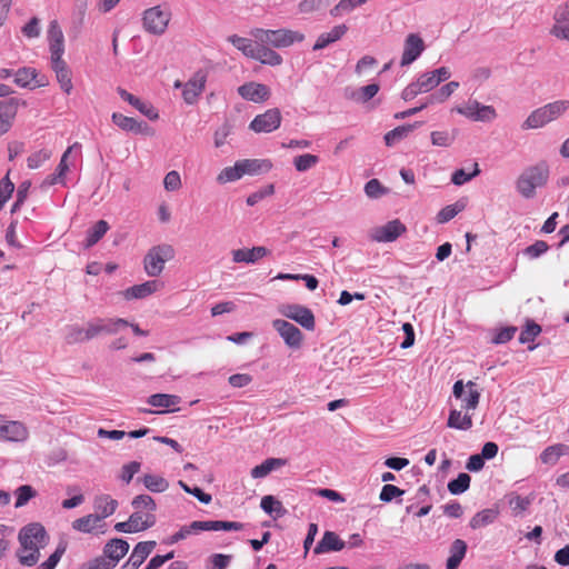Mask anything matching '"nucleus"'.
<instances>
[{"label":"nucleus","mask_w":569,"mask_h":569,"mask_svg":"<svg viewBox=\"0 0 569 569\" xmlns=\"http://www.w3.org/2000/svg\"><path fill=\"white\" fill-rule=\"evenodd\" d=\"M51 68L56 73V78L61 90L66 94H70L73 89V84L71 70L68 67L67 62L63 59L51 60Z\"/></svg>","instance_id":"obj_24"},{"label":"nucleus","mask_w":569,"mask_h":569,"mask_svg":"<svg viewBox=\"0 0 569 569\" xmlns=\"http://www.w3.org/2000/svg\"><path fill=\"white\" fill-rule=\"evenodd\" d=\"M128 551L129 543L126 540L113 538L106 543L101 557L104 558V563L109 569H113Z\"/></svg>","instance_id":"obj_13"},{"label":"nucleus","mask_w":569,"mask_h":569,"mask_svg":"<svg viewBox=\"0 0 569 569\" xmlns=\"http://www.w3.org/2000/svg\"><path fill=\"white\" fill-rule=\"evenodd\" d=\"M345 541L341 540L336 532L326 531L321 540L317 543L315 553L319 555L329 551H340L345 548Z\"/></svg>","instance_id":"obj_32"},{"label":"nucleus","mask_w":569,"mask_h":569,"mask_svg":"<svg viewBox=\"0 0 569 569\" xmlns=\"http://www.w3.org/2000/svg\"><path fill=\"white\" fill-rule=\"evenodd\" d=\"M173 257L174 249L170 244L152 247L143 260L144 271L150 277H158L163 271L166 262Z\"/></svg>","instance_id":"obj_6"},{"label":"nucleus","mask_w":569,"mask_h":569,"mask_svg":"<svg viewBox=\"0 0 569 569\" xmlns=\"http://www.w3.org/2000/svg\"><path fill=\"white\" fill-rule=\"evenodd\" d=\"M498 515H499V512L497 509H492V508L483 509V510L477 512L470 519L469 526L472 529L483 528V527L492 523L497 519Z\"/></svg>","instance_id":"obj_38"},{"label":"nucleus","mask_w":569,"mask_h":569,"mask_svg":"<svg viewBox=\"0 0 569 569\" xmlns=\"http://www.w3.org/2000/svg\"><path fill=\"white\" fill-rule=\"evenodd\" d=\"M243 527L242 523L236 521H222V520H208V521H192L190 523V529L192 532L199 531H219V530H241Z\"/></svg>","instance_id":"obj_21"},{"label":"nucleus","mask_w":569,"mask_h":569,"mask_svg":"<svg viewBox=\"0 0 569 569\" xmlns=\"http://www.w3.org/2000/svg\"><path fill=\"white\" fill-rule=\"evenodd\" d=\"M473 170L471 172H467L465 169H458L452 173L451 181L456 186H462L463 183L471 180L473 177L480 173V169L477 162L472 164Z\"/></svg>","instance_id":"obj_55"},{"label":"nucleus","mask_w":569,"mask_h":569,"mask_svg":"<svg viewBox=\"0 0 569 569\" xmlns=\"http://www.w3.org/2000/svg\"><path fill=\"white\" fill-rule=\"evenodd\" d=\"M243 176H242V172H241V168H240L239 161H237L234 163V166L226 167L224 169H222L220 171V173L217 176V181L219 183L223 184V183H227V182H232V181L239 180Z\"/></svg>","instance_id":"obj_46"},{"label":"nucleus","mask_w":569,"mask_h":569,"mask_svg":"<svg viewBox=\"0 0 569 569\" xmlns=\"http://www.w3.org/2000/svg\"><path fill=\"white\" fill-rule=\"evenodd\" d=\"M37 70L34 68H21L14 73V82L21 88L30 87L37 78Z\"/></svg>","instance_id":"obj_45"},{"label":"nucleus","mask_w":569,"mask_h":569,"mask_svg":"<svg viewBox=\"0 0 569 569\" xmlns=\"http://www.w3.org/2000/svg\"><path fill=\"white\" fill-rule=\"evenodd\" d=\"M239 96L254 103H262L271 97L270 88L263 83L250 81L238 88Z\"/></svg>","instance_id":"obj_15"},{"label":"nucleus","mask_w":569,"mask_h":569,"mask_svg":"<svg viewBox=\"0 0 569 569\" xmlns=\"http://www.w3.org/2000/svg\"><path fill=\"white\" fill-rule=\"evenodd\" d=\"M72 528L77 531L90 533L97 529L102 528L101 517L94 515H87L72 522Z\"/></svg>","instance_id":"obj_36"},{"label":"nucleus","mask_w":569,"mask_h":569,"mask_svg":"<svg viewBox=\"0 0 569 569\" xmlns=\"http://www.w3.org/2000/svg\"><path fill=\"white\" fill-rule=\"evenodd\" d=\"M111 119L112 122L123 131L141 133L146 136L152 134L151 128L146 122H140L134 118L127 117L119 112H113Z\"/></svg>","instance_id":"obj_20"},{"label":"nucleus","mask_w":569,"mask_h":569,"mask_svg":"<svg viewBox=\"0 0 569 569\" xmlns=\"http://www.w3.org/2000/svg\"><path fill=\"white\" fill-rule=\"evenodd\" d=\"M368 0H340L330 11L331 16L338 17L352 11Z\"/></svg>","instance_id":"obj_54"},{"label":"nucleus","mask_w":569,"mask_h":569,"mask_svg":"<svg viewBox=\"0 0 569 569\" xmlns=\"http://www.w3.org/2000/svg\"><path fill=\"white\" fill-rule=\"evenodd\" d=\"M170 18V11L161 9L160 6L149 8L143 12V28L149 33L162 34L167 30Z\"/></svg>","instance_id":"obj_8"},{"label":"nucleus","mask_w":569,"mask_h":569,"mask_svg":"<svg viewBox=\"0 0 569 569\" xmlns=\"http://www.w3.org/2000/svg\"><path fill=\"white\" fill-rule=\"evenodd\" d=\"M129 322L122 318H102L103 335H114Z\"/></svg>","instance_id":"obj_56"},{"label":"nucleus","mask_w":569,"mask_h":569,"mask_svg":"<svg viewBox=\"0 0 569 569\" xmlns=\"http://www.w3.org/2000/svg\"><path fill=\"white\" fill-rule=\"evenodd\" d=\"M318 162L319 157L311 153L300 154L296 157L293 160L296 169L300 172L308 171L309 169L313 168Z\"/></svg>","instance_id":"obj_53"},{"label":"nucleus","mask_w":569,"mask_h":569,"mask_svg":"<svg viewBox=\"0 0 569 569\" xmlns=\"http://www.w3.org/2000/svg\"><path fill=\"white\" fill-rule=\"evenodd\" d=\"M72 148H73V146L69 147L64 151V153L62 154L61 160H60V162H59V164L57 167L56 173L48 178L50 184H54L57 182H60L62 180V178L66 176V173L68 172L69 166L67 163V159H68L69 154L71 153Z\"/></svg>","instance_id":"obj_51"},{"label":"nucleus","mask_w":569,"mask_h":569,"mask_svg":"<svg viewBox=\"0 0 569 569\" xmlns=\"http://www.w3.org/2000/svg\"><path fill=\"white\" fill-rule=\"evenodd\" d=\"M569 452V447L563 443H557L553 446L547 447L540 453V460L545 465H556L559 458Z\"/></svg>","instance_id":"obj_37"},{"label":"nucleus","mask_w":569,"mask_h":569,"mask_svg":"<svg viewBox=\"0 0 569 569\" xmlns=\"http://www.w3.org/2000/svg\"><path fill=\"white\" fill-rule=\"evenodd\" d=\"M450 77V71L446 67H441L431 72L422 73L415 82L421 93H426L435 89L440 82L446 81Z\"/></svg>","instance_id":"obj_18"},{"label":"nucleus","mask_w":569,"mask_h":569,"mask_svg":"<svg viewBox=\"0 0 569 569\" xmlns=\"http://www.w3.org/2000/svg\"><path fill=\"white\" fill-rule=\"evenodd\" d=\"M473 426L472 415L463 409L452 408L449 411L447 427L457 430H470Z\"/></svg>","instance_id":"obj_28"},{"label":"nucleus","mask_w":569,"mask_h":569,"mask_svg":"<svg viewBox=\"0 0 569 569\" xmlns=\"http://www.w3.org/2000/svg\"><path fill=\"white\" fill-rule=\"evenodd\" d=\"M407 230L406 226L398 219L376 228L371 238L377 242H391L399 238Z\"/></svg>","instance_id":"obj_17"},{"label":"nucleus","mask_w":569,"mask_h":569,"mask_svg":"<svg viewBox=\"0 0 569 569\" xmlns=\"http://www.w3.org/2000/svg\"><path fill=\"white\" fill-rule=\"evenodd\" d=\"M261 509L268 515H274L276 518L282 517L286 513L281 501L277 500L273 496H264L260 502Z\"/></svg>","instance_id":"obj_43"},{"label":"nucleus","mask_w":569,"mask_h":569,"mask_svg":"<svg viewBox=\"0 0 569 569\" xmlns=\"http://www.w3.org/2000/svg\"><path fill=\"white\" fill-rule=\"evenodd\" d=\"M9 173L10 171H8L6 177L0 180V210L4 207L14 191V184L10 180Z\"/></svg>","instance_id":"obj_57"},{"label":"nucleus","mask_w":569,"mask_h":569,"mask_svg":"<svg viewBox=\"0 0 569 569\" xmlns=\"http://www.w3.org/2000/svg\"><path fill=\"white\" fill-rule=\"evenodd\" d=\"M162 287L163 284L161 282L149 280L126 289L122 291V296L126 300L143 299L159 291Z\"/></svg>","instance_id":"obj_22"},{"label":"nucleus","mask_w":569,"mask_h":569,"mask_svg":"<svg viewBox=\"0 0 569 569\" xmlns=\"http://www.w3.org/2000/svg\"><path fill=\"white\" fill-rule=\"evenodd\" d=\"M286 465V460L280 458L266 459L261 465L256 466L251 470L252 478H263L268 476L272 470L280 468Z\"/></svg>","instance_id":"obj_39"},{"label":"nucleus","mask_w":569,"mask_h":569,"mask_svg":"<svg viewBox=\"0 0 569 569\" xmlns=\"http://www.w3.org/2000/svg\"><path fill=\"white\" fill-rule=\"evenodd\" d=\"M147 402L152 407L164 409L156 411L157 413L174 412L179 410L178 405L181 402V398L176 395L154 393L148 398Z\"/></svg>","instance_id":"obj_26"},{"label":"nucleus","mask_w":569,"mask_h":569,"mask_svg":"<svg viewBox=\"0 0 569 569\" xmlns=\"http://www.w3.org/2000/svg\"><path fill=\"white\" fill-rule=\"evenodd\" d=\"M47 36L49 42L50 59H63L62 56L64 53V36L57 20L50 21L48 26Z\"/></svg>","instance_id":"obj_14"},{"label":"nucleus","mask_w":569,"mask_h":569,"mask_svg":"<svg viewBox=\"0 0 569 569\" xmlns=\"http://www.w3.org/2000/svg\"><path fill=\"white\" fill-rule=\"evenodd\" d=\"M239 164L241 168L242 176H256L263 172H268L272 164L269 160H259V159H244L239 160Z\"/></svg>","instance_id":"obj_35"},{"label":"nucleus","mask_w":569,"mask_h":569,"mask_svg":"<svg viewBox=\"0 0 569 569\" xmlns=\"http://www.w3.org/2000/svg\"><path fill=\"white\" fill-rule=\"evenodd\" d=\"M541 332V327L533 321H528L519 336L520 343H528L535 340Z\"/></svg>","instance_id":"obj_58"},{"label":"nucleus","mask_w":569,"mask_h":569,"mask_svg":"<svg viewBox=\"0 0 569 569\" xmlns=\"http://www.w3.org/2000/svg\"><path fill=\"white\" fill-rule=\"evenodd\" d=\"M228 41L241 51L247 58L252 59L257 44L254 46L252 40L232 34L228 37Z\"/></svg>","instance_id":"obj_42"},{"label":"nucleus","mask_w":569,"mask_h":569,"mask_svg":"<svg viewBox=\"0 0 569 569\" xmlns=\"http://www.w3.org/2000/svg\"><path fill=\"white\" fill-rule=\"evenodd\" d=\"M279 311L283 317L296 321L307 330L311 331L316 327L313 312L305 306L297 303L283 305Z\"/></svg>","instance_id":"obj_9"},{"label":"nucleus","mask_w":569,"mask_h":569,"mask_svg":"<svg viewBox=\"0 0 569 569\" xmlns=\"http://www.w3.org/2000/svg\"><path fill=\"white\" fill-rule=\"evenodd\" d=\"M66 551L64 547H58L56 551L42 563L39 565L38 569H54L61 557Z\"/></svg>","instance_id":"obj_64"},{"label":"nucleus","mask_w":569,"mask_h":569,"mask_svg":"<svg viewBox=\"0 0 569 569\" xmlns=\"http://www.w3.org/2000/svg\"><path fill=\"white\" fill-rule=\"evenodd\" d=\"M415 126L407 124V126H400L395 128L393 130H390L385 134V142L388 147L393 146L395 143L399 142L400 140L405 139L412 130Z\"/></svg>","instance_id":"obj_44"},{"label":"nucleus","mask_w":569,"mask_h":569,"mask_svg":"<svg viewBox=\"0 0 569 569\" xmlns=\"http://www.w3.org/2000/svg\"><path fill=\"white\" fill-rule=\"evenodd\" d=\"M181 177L176 170L169 171L163 179V187L167 191H177L181 188Z\"/></svg>","instance_id":"obj_62"},{"label":"nucleus","mask_w":569,"mask_h":569,"mask_svg":"<svg viewBox=\"0 0 569 569\" xmlns=\"http://www.w3.org/2000/svg\"><path fill=\"white\" fill-rule=\"evenodd\" d=\"M66 339L69 343H80L89 341L90 338L88 335L87 326H70Z\"/></svg>","instance_id":"obj_52"},{"label":"nucleus","mask_w":569,"mask_h":569,"mask_svg":"<svg viewBox=\"0 0 569 569\" xmlns=\"http://www.w3.org/2000/svg\"><path fill=\"white\" fill-rule=\"evenodd\" d=\"M270 253L266 247H252L232 250V260L237 263H256L258 260L267 257Z\"/></svg>","instance_id":"obj_25"},{"label":"nucleus","mask_w":569,"mask_h":569,"mask_svg":"<svg viewBox=\"0 0 569 569\" xmlns=\"http://www.w3.org/2000/svg\"><path fill=\"white\" fill-rule=\"evenodd\" d=\"M425 48V42L419 34L409 33L403 43V52L400 64L402 67L411 64L420 57Z\"/></svg>","instance_id":"obj_16"},{"label":"nucleus","mask_w":569,"mask_h":569,"mask_svg":"<svg viewBox=\"0 0 569 569\" xmlns=\"http://www.w3.org/2000/svg\"><path fill=\"white\" fill-rule=\"evenodd\" d=\"M548 250H549V246L546 241L537 240L532 244L528 246L523 250V253H525V256H527L530 259H537L541 254L546 253Z\"/></svg>","instance_id":"obj_59"},{"label":"nucleus","mask_w":569,"mask_h":569,"mask_svg":"<svg viewBox=\"0 0 569 569\" xmlns=\"http://www.w3.org/2000/svg\"><path fill=\"white\" fill-rule=\"evenodd\" d=\"M252 59L271 67L280 66L283 62L281 54H279L272 47L258 43Z\"/></svg>","instance_id":"obj_30"},{"label":"nucleus","mask_w":569,"mask_h":569,"mask_svg":"<svg viewBox=\"0 0 569 569\" xmlns=\"http://www.w3.org/2000/svg\"><path fill=\"white\" fill-rule=\"evenodd\" d=\"M430 138L432 144L438 147H449L455 141V134L448 131H432Z\"/></svg>","instance_id":"obj_60"},{"label":"nucleus","mask_w":569,"mask_h":569,"mask_svg":"<svg viewBox=\"0 0 569 569\" xmlns=\"http://www.w3.org/2000/svg\"><path fill=\"white\" fill-rule=\"evenodd\" d=\"M93 508L96 515L103 520L114 513L118 508V501L109 495H100L94 498Z\"/></svg>","instance_id":"obj_33"},{"label":"nucleus","mask_w":569,"mask_h":569,"mask_svg":"<svg viewBox=\"0 0 569 569\" xmlns=\"http://www.w3.org/2000/svg\"><path fill=\"white\" fill-rule=\"evenodd\" d=\"M121 99L130 103L133 108L140 111L143 116L149 118L150 120H157L159 118L158 111L149 103L141 101L139 98L134 97L126 89L118 88L117 89Z\"/></svg>","instance_id":"obj_29"},{"label":"nucleus","mask_w":569,"mask_h":569,"mask_svg":"<svg viewBox=\"0 0 569 569\" xmlns=\"http://www.w3.org/2000/svg\"><path fill=\"white\" fill-rule=\"evenodd\" d=\"M156 541L153 540H150V541H141V542H138L131 555H130V558L138 563V566L140 567L144 560L150 556V553L153 551V549L156 548Z\"/></svg>","instance_id":"obj_40"},{"label":"nucleus","mask_w":569,"mask_h":569,"mask_svg":"<svg viewBox=\"0 0 569 569\" xmlns=\"http://www.w3.org/2000/svg\"><path fill=\"white\" fill-rule=\"evenodd\" d=\"M467 543L462 539H456L450 546L449 558L447 559V569H458L467 553Z\"/></svg>","instance_id":"obj_34"},{"label":"nucleus","mask_w":569,"mask_h":569,"mask_svg":"<svg viewBox=\"0 0 569 569\" xmlns=\"http://www.w3.org/2000/svg\"><path fill=\"white\" fill-rule=\"evenodd\" d=\"M109 230V223L106 220L97 221L87 233L86 247L94 246Z\"/></svg>","instance_id":"obj_41"},{"label":"nucleus","mask_w":569,"mask_h":569,"mask_svg":"<svg viewBox=\"0 0 569 569\" xmlns=\"http://www.w3.org/2000/svg\"><path fill=\"white\" fill-rule=\"evenodd\" d=\"M452 395L460 401V409L469 412L477 409L481 396L477 383L471 380L467 383H463L462 380H457L452 387Z\"/></svg>","instance_id":"obj_7"},{"label":"nucleus","mask_w":569,"mask_h":569,"mask_svg":"<svg viewBox=\"0 0 569 569\" xmlns=\"http://www.w3.org/2000/svg\"><path fill=\"white\" fill-rule=\"evenodd\" d=\"M18 112V101L8 99L0 101V136L8 132Z\"/></svg>","instance_id":"obj_27"},{"label":"nucleus","mask_w":569,"mask_h":569,"mask_svg":"<svg viewBox=\"0 0 569 569\" xmlns=\"http://www.w3.org/2000/svg\"><path fill=\"white\" fill-rule=\"evenodd\" d=\"M143 485L147 489L153 492H163L169 487V483L164 478L156 475H146L143 477Z\"/></svg>","instance_id":"obj_49"},{"label":"nucleus","mask_w":569,"mask_h":569,"mask_svg":"<svg viewBox=\"0 0 569 569\" xmlns=\"http://www.w3.org/2000/svg\"><path fill=\"white\" fill-rule=\"evenodd\" d=\"M131 506L133 512L127 521L117 522L114 530L123 533L144 531L156 525L157 505L149 495H140L133 498Z\"/></svg>","instance_id":"obj_1"},{"label":"nucleus","mask_w":569,"mask_h":569,"mask_svg":"<svg viewBox=\"0 0 569 569\" xmlns=\"http://www.w3.org/2000/svg\"><path fill=\"white\" fill-rule=\"evenodd\" d=\"M471 478L468 473H459L458 477L448 483V490L452 495H460L468 490Z\"/></svg>","instance_id":"obj_48"},{"label":"nucleus","mask_w":569,"mask_h":569,"mask_svg":"<svg viewBox=\"0 0 569 569\" xmlns=\"http://www.w3.org/2000/svg\"><path fill=\"white\" fill-rule=\"evenodd\" d=\"M569 109V100H558L532 111L522 124V129H537L557 120Z\"/></svg>","instance_id":"obj_5"},{"label":"nucleus","mask_w":569,"mask_h":569,"mask_svg":"<svg viewBox=\"0 0 569 569\" xmlns=\"http://www.w3.org/2000/svg\"><path fill=\"white\" fill-rule=\"evenodd\" d=\"M348 31V27L346 24L335 26L330 31L321 33L313 47L312 50L318 51L327 48L331 43L339 41Z\"/></svg>","instance_id":"obj_31"},{"label":"nucleus","mask_w":569,"mask_h":569,"mask_svg":"<svg viewBox=\"0 0 569 569\" xmlns=\"http://www.w3.org/2000/svg\"><path fill=\"white\" fill-rule=\"evenodd\" d=\"M207 76L202 71L196 72L183 86L182 97L188 104L197 102L199 96L203 92Z\"/></svg>","instance_id":"obj_19"},{"label":"nucleus","mask_w":569,"mask_h":569,"mask_svg":"<svg viewBox=\"0 0 569 569\" xmlns=\"http://www.w3.org/2000/svg\"><path fill=\"white\" fill-rule=\"evenodd\" d=\"M459 87V83L456 81H450L443 87L440 88V90L430 96L428 98V103H435V102H443L446 101Z\"/></svg>","instance_id":"obj_50"},{"label":"nucleus","mask_w":569,"mask_h":569,"mask_svg":"<svg viewBox=\"0 0 569 569\" xmlns=\"http://www.w3.org/2000/svg\"><path fill=\"white\" fill-rule=\"evenodd\" d=\"M549 172V166L546 161L528 167L517 180V190L525 198H532L536 193V188L543 187L548 182Z\"/></svg>","instance_id":"obj_4"},{"label":"nucleus","mask_w":569,"mask_h":569,"mask_svg":"<svg viewBox=\"0 0 569 569\" xmlns=\"http://www.w3.org/2000/svg\"><path fill=\"white\" fill-rule=\"evenodd\" d=\"M18 559L21 565L32 567L39 561L40 549L48 542L46 529L40 523H30L19 532Z\"/></svg>","instance_id":"obj_2"},{"label":"nucleus","mask_w":569,"mask_h":569,"mask_svg":"<svg viewBox=\"0 0 569 569\" xmlns=\"http://www.w3.org/2000/svg\"><path fill=\"white\" fill-rule=\"evenodd\" d=\"M365 192L369 198H379L387 192V189L378 179H371L366 183Z\"/></svg>","instance_id":"obj_63"},{"label":"nucleus","mask_w":569,"mask_h":569,"mask_svg":"<svg viewBox=\"0 0 569 569\" xmlns=\"http://www.w3.org/2000/svg\"><path fill=\"white\" fill-rule=\"evenodd\" d=\"M29 438L27 426L18 420H6L0 416V440L23 442Z\"/></svg>","instance_id":"obj_10"},{"label":"nucleus","mask_w":569,"mask_h":569,"mask_svg":"<svg viewBox=\"0 0 569 569\" xmlns=\"http://www.w3.org/2000/svg\"><path fill=\"white\" fill-rule=\"evenodd\" d=\"M551 34L558 39L569 41V2L556 11Z\"/></svg>","instance_id":"obj_23"},{"label":"nucleus","mask_w":569,"mask_h":569,"mask_svg":"<svg viewBox=\"0 0 569 569\" xmlns=\"http://www.w3.org/2000/svg\"><path fill=\"white\" fill-rule=\"evenodd\" d=\"M272 326L288 347L295 349L301 347L303 335L295 325L282 319H276L272 321Z\"/></svg>","instance_id":"obj_12"},{"label":"nucleus","mask_w":569,"mask_h":569,"mask_svg":"<svg viewBox=\"0 0 569 569\" xmlns=\"http://www.w3.org/2000/svg\"><path fill=\"white\" fill-rule=\"evenodd\" d=\"M250 36L254 39L256 43L268 44L276 49L288 48L305 40L302 32L287 28L274 30L253 28L250 30Z\"/></svg>","instance_id":"obj_3"},{"label":"nucleus","mask_w":569,"mask_h":569,"mask_svg":"<svg viewBox=\"0 0 569 569\" xmlns=\"http://www.w3.org/2000/svg\"><path fill=\"white\" fill-rule=\"evenodd\" d=\"M51 157V152L49 150H39L32 154H30L27 159L28 167L30 169H37L41 167L47 160Z\"/></svg>","instance_id":"obj_61"},{"label":"nucleus","mask_w":569,"mask_h":569,"mask_svg":"<svg viewBox=\"0 0 569 569\" xmlns=\"http://www.w3.org/2000/svg\"><path fill=\"white\" fill-rule=\"evenodd\" d=\"M281 113L277 108L269 109L266 112L258 114L250 122L249 128L254 132H272L281 124Z\"/></svg>","instance_id":"obj_11"},{"label":"nucleus","mask_w":569,"mask_h":569,"mask_svg":"<svg viewBox=\"0 0 569 569\" xmlns=\"http://www.w3.org/2000/svg\"><path fill=\"white\" fill-rule=\"evenodd\" d=\"M16 495V508L26 506L32 498L37 496V491L30 485H22L14 491Z\"/></svg>","instance_id":"obj_47"}]
</instances>
